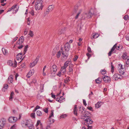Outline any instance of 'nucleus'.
Listing matches in <instances>:
<instances>
[{
    "label": "nucleus",
    "instance_id": "25",
    "mask_svg": "<svg viewBox=\"0 0 129 129\" xmlns=\"http://www.w3.org/2000/svg\"><path fill=\"white\" fill-rule=\"evenodd\" d=\"M14 94V92L13 91H12L10 94V96L9 98L10 101H12V100Z\"/></svg>",
    "mask_w": 129,
    "mask_h": 129
},
{
    "label": "nucleus",
    "instance_id": "3",
    "mask_svg": "<svg viewBox=\"0 0 129 129\" xmlns=\"http://www.w3.org/2000/svg\"><path fill=\"white\" fill-rule=\"evenodd\" d=\"M24 41V38L23 37L21 36L17 42V47L19 49H21L23 47V46L22 45Z\"/></svg>",
    "mask_w": 129,
    "mask_h": 129
},
{
    "label": "nucleus",
    "instance_id": "13",
    "mask_svg": "<svg viewBox=\"0 0 129 129\" xmlns=\"http://www.w3.org/2000/svg\"><path fill=\"white\" fill-rule=\"evenodd\" d=\"M54 8V6L53 5H50L49 6L48 10L46 11V13H48L49 12L52 11Z\"/></svg>",
    "mask_w": 129,
    "mask_h": 129
},
{
    "label": "nucleus",
    "instance_id": "28",
    "mask_svg": "<svg viewBox=\"0 0 129 129\" xmlns=\"http://www.w3.org/2000/svg\"><path fill=\"white\" fill-rule=\"evenodd\" d=\"M54 117V110H52L51 111V113L50 114L49 118H53Z\"/></svg>",
    "mask_w": 129,
    "mask_h": 129
},
{
    "label": "nucleus",
    "instance_id": "31",
    "mask_svg": "<svg viewBox=\"0 0 129 129\" xmlns=\"http://www.w3.org/2000/svg\"><path fill=\"white\" fill-rule=\"evenodd\" d=\"M37 115L39 116H41L42 115L41 112L39 111H37Z\"/></svg>",
    "mask_w": 129,
    "mask_h": 129
},
{
    "label": "nucleus",
    "instance_id": "49",
    "mask_svg": "<svg viewBox=\"0 0 129 129\" xmlns=\"http://www.w3.org/2000/svg\"><path fill=\"white\" fill-rule=\"evenodd\" d=\"M31 116L33 118H35V113H32L31 114Z\"/></svg>",
    "mask_w": 129,
    "mask_h": 129
},
{
    "label": "nucleus",
    "instance_id": "55",
    "mask_svg": "<svg viewBox=\"0 0 129 129\" xmlns=\"http://www.w3.org/2000/svg\"><path fill=\"white\" fill-rule=\"evenodd\" d=\"M16 125L14 124L11 127L10 129H15L16 128Z\"/></svg>",
    "mask_w": 129,
    "mask_h": 129
},
{
    "label": "nucleus",
    "instance_id": "8",
    "mask_svg": "<svg viewBox=\"0 0 129 129\" xmlns=\"http://www.w3.org/2000/svg\"><path fill=\"white\" fill-rule=\"evenodd\" d=\"M61 52L62 55V57H67L68 56V51H67L65 50L64 51H63V49L62 48H61Z\"/></svg>",
    "mask_w": 129,
    "mask_h": 129
},
{
    "label": "nucleus",
    "instance_id": "59",
    "mask_svg": "<svg viewBox=\"0 0 129 129\" xmlns=\"http://www.w3.org/2000/svg\"><path fill=\"white\" fill-rule=\"evenodd\" d=\"M40 122H41V121L40 120H38L37 122V124L36 125V126H37L40 123Z\"/></svg>",
    "mask_w": 129,
    "mask_h": 129
},
{
    "label": "nucleus",
    "instance_id": "6",
    "mask_svg": "<svg viewBox=\"0 0 129 129\" xmlns=\"http://www.w3.org/2000/svg\"><path fill=\"white\" fill-rule=\"evenodd\" d=\"M6 122V120L4 118H2L0 120V129H2L4 127Z\"/></svg>",
    "mask_w": 129,
    "mask_h": 129
},
{
    "label": "nucleus",
    "instance_id": "17",
    "mask_svg": "<svg viewBox=\"0 0 129 129\" xmlns=\"http://www.w3.org/2000/svg\"><path fill=\"white\" fill-rule=\"evenodd\" d=\"M12 13L14 14L16 13V5L15 4L12 7Z\"/></svg>",
    "mask_w": 129,
    "mask_h": 129
},
{
    "label": "nucleus",
    "instance_id": "24",
    "mask_svg": "<svg viewBox=\"0 0 129 129\" xmlns=\"http://www.w3.org/2000/svg\"><path fill=\"white\" fill-rule=\"evenodd\" d=\"M102 80V79L101 78H99L95 80V81L96 83L98 84L101 83Z\"/></svg>",
    "mask_w": 129,
    "mask_h": 129
},
{
    "label": "nucleus",
    "instance_id": "57",
    "mask_svg": "<svg viewBox=\"0 0 129 129\" xmlns=\"http://www.w3.org/2000/svg\"><path fill=\"white\" fill-rule=\"evenodd\" d=\"M66 114H64L60 116L61 118H64L66 117Z\"/></svg>",
    "mask_w": 129,
    "mask_h": 129
},
{
    "label": "nucleus",
    "instance_id": "9",
    "mask_svg": "<svg viewBox=\"0 0 129 129\" xmlns=\"http://www.w3.org/2000/svg\"><path fill=\"white\" fill-rule=\"evenodd\" d=\"M103 80L105 82L110 83L111 81L110 77L108 76H105L103 78Z\"/></svg>",
    "mask_w": 129,
    "mask_h": 129
},
{
    "label": "nucleus",
    "instance_id": "46",
    "mask_svg": "<svg viewBox=\"0 0 129 129\" xmlns=\"http://www.w3.org/2000/svg\"><path fill=\"white\" fill-rule=\"evenodd\" d=\"M79 108L80 109V113H82L83 112L82 110H83V107H80Z\"/></svg>",
    "mask_w": 129,
    "mask_h": 129
},
{
    "label": "nucleus",
    "instance_id": "62",
    "mask_svg": "<svg viewBox=\"0 0 129 129\" xmlns=\"http://www.w3.org/2000/svg\"><path fill=\"white\" fill-rule=\"evenodd\" d=\"M83 103L84 104V105H85V106H86L87 105V104L86 103V102L85 100L84 99L83 100Z\"/></svg>",
    "mask_w": 129,
    "mask_h": 129
},
{
    "label": "nucleus",
    "instance_id": "44",
    "mask_svg": "<svg viewBox=\"0 0 129 129\" xmlns=\"http://www.w3.org/2000/svg\"><path fill=\"white\" fill-rule=\"evenodd\" d=\"M66 68H65V69H64V68H63V67L62 66V67H61V71L63 73H64L66 71Z\"/></svg>",
    "mask_w": 129,
    "mask_h": 129
},
{
    "label": "nucleus",
    "instance_id": "5",
    "mask_svg": "<svg viewBox=\"0 0 129 129\" xmlns=\"http://www.w3.org/2000/svg\"><path fill=\"white\" fill-rule=\"evenodd\" d=\"M60 93L57 94L56 95V100L60 103L62 102L64 99V98L63 96H59Z\"/></svg>",
    "mask_w": 129,
    "mask_h": 129
},
{
    "label": "nucleus",
    "instance_id": "56",
    "mask_svg": "<svg viewBox=\"0 0 129 129\" xmlns=\"http://www.w3.org/2000/svg\"><path fill=\"white\" fill-rule=\"evenodd\" d=\"M51 94V97L52 98H54V99H56V97L55 95L53 94L52 93Z\"/></svg>",
    "mask_w": 129,
    "mask_h": 129
},
{
    "label": "nucleus",
    "instance_id": "43",
    "mask_svg": "<svg viewBox=\"0 0 129 129\" xmlns=\"http://www.w3.org/2000/svg\"><path fill=\"white\" fill-rule=\"evenodd\" d=\"M22 57L21 56H20V57L19 56V55H17V60H20L22 59Z\"/></svg>",
    "mask_w": 129,
    "mask_h": 129
},
{
    "label": "nucleus",
    "instance_id": "32",
    "mask_svg": "<svg viewBox=\"0 0 129 129\" xmlns=\"http://www.w3.org/2000/svg\"><path fill=\"white\" fill-rule=\"evenodd\" d=\"M64 28H63L62 29H61L60 30H59L58 32V34H62V33H63L64 32Z\"/></svg>",
    "mask_w": 129,
    "mask_h": 129
},
{
    "label": "nucleus",
    "instance_id": "40",
    "mask_svg": "<svg viewBox=\"0 0 129 129\" xmlns=\"http://www.w3.org/2000/svg\"><path fill=\"white\" fill-rule=\"evenodd\" d=\"M125 62L126 65H129V56L125 60Z\"/></svg>",
    "mask_w": 129,
    "mask_h": 129
},
{
    "label": "nucleus",
    "instance_id": "39",
    "mask_svg": "<svg viewBox=\"0 0 129 129\" xmlns=\"http://www.w3.org/2000/svg\"><path fill=\"white\" fill-rule=\"evenodd\" d=\"M36 64V62L35 61H34L33 62L31 63V64L30 65L31 67H32L35 66Z\"/></svg>",
    "mask_w": 129,
    "mask_h": 129
},
{
    "label": "nucleus",
    "instance_id": "15",
    "mask_svg": "<svg viewBox=\"0 0 129 129\" xmlns=\"http://www.w3.org/2000/svg\"><path fill=\"white\" fill-rule=\"evenodd\" d=\"M71 63V61H66L64 64V66H63V67L64 69L66 68L68 66L69 64Z\"/></svg>",
    "mask_w": 129,
    "mask_h": 129
},
{
    "label": "nucleus",
    "instance_id": "61",
    "mask_svg": "<svg viewBox=\"0 0 129 129\" xmlns=\"http://www.w3.org/2000/svg\"><path fill=\"white\" fill-rule=\"evenodd\" d=\"M43 110L46 113H47L48 112V110L47 108H46L45 109H44Z\"/></svg>",
    "mask_w": 129,
    "mask_h": 129
},
{
    "label": "nucleus",
    "instance_id": "26",
    "mask_svg": "<svg viewBox=\"0 0 129 129\" xmlns=\"http://www.w3.org/2000/svg\"><path fill=\"white\" fill-rule=\"evenodd\" d=\"M2 50L3 51V54L4 55H6L8 53V51L5 48H3L2 49Z\"/></svg>",
    "mask_w": 129,
    "mask_h": 129
},
{
    "label": "nucleus",
    "instance_id": "7",
    "mask_svg": "<svg viewBox=\"0 0 129 129\" xmlns=\"http://www.w3.org/2000/svg\"><path fill=\"white\" fill-rule=\"evenodd\" d=\"M15 62H14L11 60H9L7 62L8 64L13 68H15L16 67V61L15 59Z\"/></svg>",
    "mask_w": 129,
    "mask_h": 129
},
{
    "label": "nucleus",
    "instance_id": "14",
    "mask_svg": "<svg viewBox=\"0 0 129 129\" xmlns=\"http://www.w3.org/2000/svg\"><path fill=\"white\" fill-rule=\"evenodd\" d=\"M120 76L118 74H115L113 76V80H116L120 78Z\"/></svg>",
    "mask_w": 129,
    "mask_h": 129
},
{
    "label": "nucleus",
    "instance_id": "42",
    "mask_svg": "<svg viewBox=\"0 0 129 129\" xmlns=\"http://www.w3.org/2000/svg\"><path fill=\"white\" fill-rule=\"evenodd\" d=\"M106 70L105 69L101 70V72L102 75H104L105 74H106Z\"/></svg>",
    "mask_w": 129,
    "mask_h": 129
},
{
    "label": "nucleus",
    "instance_id": "63",
    "mask_svg": "<svg viewBox=\"0 0 129 129\" xmlns=\"http://www.w3.org/2000/svg\"><path fill=\"white\" fill-rule=\"evenodd\" d=\"M61 72H59L57 74V75L59 77H60L61 76Z\"/></svg>",
    "mask_w": 129,
    "mask_h": 129
},
{
    "label": "nucleus",
    "instance_id": "53",
    "mask_svg": "<svg viewBox=\"0 0 129 129\" xmlns=\"http://www.w3.org/2000/svg\"><path fill=\"white\" fill-rule=\"evenodd\" d=\"M93 94V92L92 91H91V92L89 94L88 96L89 97V99H90V98L91 96V95H92Z\"/></svg>",
    "mask_w": 129,
    "mask_h": 129
},
{
    "label": "nucleus",
    "instance_id": "23",
    "mask_svg": "<svg viewBox=\"0 0 129 129\" xmlns=\"http://www.w3.org/2000/svg\"><path fill=\"white\" fill-rule=\"evenodd\" d=\"M73 66H69V72L71 73H72L73 71Z\"/></svg>",
    "mask_w": 129,
    "mask_h": 129
},
{
    "label": "nucleus",
    "instance_id": "20",
    "mask_svg": "<svg viewBox=\"0 0 129 129\" xmlns=\"http://www.w3.org/2000/svg\"><path fill=\"white\" fill-rule=\"evenodd\" d=\"M101 103L103 104V103L101 102H98L96 104H95V107L96 108H100L102 105Z\"/></svg>",
    "mask_w": 129,
    "mask_h": 129
},
{
    "label": "nucleus",
    "instance_id": "48",
    "mask_svg": "<svg viewBox=\"0 0 129 129\" xmlns=\"http://www.w3.org/2000/svg\"><path fill=\"white\" fill-rule=\"evenodd\" d=\"M28 127L29 129H32L33 127V124H30V125L28 124Z\"/></svg>",
    "mask_w": 129,
    "mask_h": 129
},
{
    "label": "nucleus",
    "instance_id": "54",
    "mask_svg": "<svg viewBox=\"0 0 129 129\" xmlns=\"http://www.w3.org/2000/svg\"><path fill=\"white\" fill-rule=\"evenodd\" d=\"M125 38L126 40L128 41H129V35H127L125 36Z\"/></svg>",
    "mask_w": 129,
    "mask_h": 129
},
{
    "label": "nucleus",
    "instance_id": "36",
    "mask_svg": "<svg viewBox=\"0 0 129 129\" xmlns=\"http://www.w3.org/2000/svg\"><path fill=\"white\" fill-rule=\"evenodd\" d=\"M28 45H26L25 46V47L24 48V54H25V53L26 52L27 50V49L28 48Z\"/></svg>",
    "mask_w": 129,
    "mask_h": 129
},
{
    "label": "nucleus",
    "instance_id": "41",
    "mask_svg": "<svg viewBox=\"0 0 129 129\" xmlns=\"http://www.w3.org/2000/svg\"><path fill=\"white\" fill-rule=\"evenodd\" d=\"M28 35H29L31 37H33L34 36L33 32L31 30H29Z\"/></svg>",
    "mask_w": 129,
    "mask_h": 129
},
{
    "label": "nucleus",
    "instance_id": "37",
    "mask_svg": "<svg viewBox=\"0 0 129 129\" xmlns=\"http://www.w3.org/2000/svg\"><path fill=\"white\" fill-rule=\"evenodd\" d=\"M61 51H58L56 54L57 57V58H59L61 55Z\"/></svg>",
    "mask_w": 129,
    "mask_h": 129
},
{
    "label": "nucleus",
    "instance_id": "34",
    "mask_svg": "<svg viewBox=\"0 0 129 129\" xmlns=\"http://www.w3.org/2000/svg\"><path fill=\"white\" fill-rule=\"evenodd\" d=\"M69 77H68L66 79H64V82L66 83H67L70 81Z\"/></svg>",
    "mask_w": 129,
    "mask_h": 129
},
{
    "label": "nucleus",
    "instance_id": "60",
    "mask_svg": "<svg viewBox=\"0 0 129 129\" xmlns=\"http://www.w3.org/2000/svg\"><path fill=\"white\" fill-rule=\"evenodd\" d=\"M119 68H120V69H123V66L122 64H119Z\"/></svg>",
    "mask_w": 129,
    "mask_h": 129
},
{
    "label": "nucleus",
    "instance_id": "30",
    "mask_svg": "<svg viewBox=\"0 0 129 129\" xmlns=\"http://www.w3.org/2000/svg\"><path fill=\"white\" fill-rule=\"evenodd\" d=\"M99 35L98 33H96L92 37H91V39H93V38H96L98 37Z\"/></svg>",
    "mask_w": 129,
    "mask_h": 129
},
{
    "label": "nucleus",
    "instance_id": "45",
    "mask_svg": "<svg viewBox=\"0 0 129 129\" xmlns=\"http://www.w3.org/2000/svg\"><path fill=\"white\" fill-rule=\"evenodd\" d=\"M123 18L125 20H127L128 19V15H125L124 17Z\"/></svg>",
    "mask_w": 129,
    "mask_h": 129
},
{
    "label": "nucleus",
    "instance_id": "50",
    "mask_svg": "<svg viewBox=\"0 0 129 129\" xmlns=\"http://www.w3.org/2000/svg\"><path fill=\"white\" fill-rule=\"evenodd\" d=\"M40 107L38 105L37 106L35 109L34 111H36L37 109H40Z\"/></svg>",
    "mask_w": 129,
    "mask_h": 129
},
{
    "label": "nucleus",
    "instance_id": "29",
    "mask_svg": "<svg viewBox=\"0 0 129 129\" xmlns=\"http://www.w3.org/2000/svg\"><path fill=\"white\" fill-rule=\"evenodd\" d=\"M52 70L53 71L55 72L57 70V67L55 65H54L52 66Z\"/></svg>",
    "mask_w": 129,
    "mask_h": 129
},
{
    "label": "nucleus",
    "instance_id": "2",
    "mask_svg": "<svg viewBox=\"0 0 129 129\" xmlns=\"http://www.w3.org/2000/svg\"><path fill=\"white\" fill-rule=\"evenodd\" d=\"M93 14L91 10H90L89 12H84L81 15V18L84 19L90 18L92 16Z\"/></svg>",
    "mask_w": 129,
    "mask_h": 129
},
{
    "label": "nucleus",
    "instance_id": "51",
    "mask_svg": "<svg viewBox=\"0 0 129 129\" xmlns=\"http://www.w3.org/2000/svg\"><path fill=\"white\" fill-rule=\"evenodd\" d=\"M87 56L88 57V60L89 58L91 56V55L89 53H87L86 54Z\"/></svg>",
    "mask_w": 129,
    "mask_h": 129
},
{
    "label": "nucleus",
    "instance_id": "58",
    "mask_svg": "<svg viewBox=\"0 0 129 129\" xmlns=\"http://www.w3.org/2000/svg\"><path fill=\"white\" fill-rule=\"evenodd\" d=\"M87 50L89 52V53H90L91 52V48L90 47H88L87 48Z\"/></svg>",
    "mask_w": 129,
    "mask_h": 129
},
{
    "label": "nucleus",
    "instance_id": "10",
    "mask_svg": "<svg viewBox=\"0 0 129 129\" xmlns=\"http://www.w3.org/2000/svg\"><path fill=\"white\" fill-rule=\"evenodd\" d=\"M8 120L9 122L11 123L15 122L16 121V117L12 116L10 117H9Z\"/></svg>",
    "mask_w": 129,
    "mask_h": 129
},
{
    "label": "nucleus",
    "instance_id": "4",
    "mask_svg": "<svg viewBox=\"0 0 129 129\" xmlns=\"http://www.w3.org/2000/svg\"><path fill=\"white\" fill-rule=\"evenodd\" d=\"M42 2L41 0H37L36 2L35 7L36 10H39L42 8Z\"/></svg>",
    "mask_w": 129,
    "mask_h": 129
},
{
    "label": "nucleus",
    "instance_id": "18",
    "mask_svg": "<svg viewBox=\"0 0 129 129\" xmlns=\"http://www.w3.org/2000/svg\"><path fill=\"white\" fill-rule=\"evenodd\" d=\"M54 122V119L52 118H49V120L48 121V124H51L53 123Z\"/></svg>",
    "mask_w": 129,
    "mask_h": 129
},
{
    "label": "nucleus",
    "instance_id": "33",
    "mask_svg": "<svg viewBox=\"0 0 129 129\" xmlns=\"http://www.w3.org/2000/svg\"><path fill=\"white\" fill-rule=\"evenodd\" d=\"M44 85L43 84H41L40 85V89L41 92H43Z\"/></svg>",
    "mask_w": 129,
    "mask_h": 129
},
{
    "label": "nucleus",
    "instance_id": "47",
    "mask_svg": "<svg viewBox=\"0 0 129 129\" xmlns=\"http://www.w3.org/2000/svg\"><path fill=\"white\" fill-rule=\"evenodd\" d=\"M8 85L7 84H5L3 87V88L5 89H7L8 88Z\"/></svg>",
    "mask_w": 129,
    "mask_h": 129
},
{
    "label": "nucleus",
    "instance_id": "35",
    "mask_svg": "<svg viewBox=\"0 0 129 129\" xmlns=\"http://www.w3.org/2000/svg\"><path fill=\"white\" fill-rule=\"evenodd\" d=\"M123 71V69H120V68H119V72L121 74H123V73H124V72Z\"/></svg>",
    "mask_w": 129,
    "mask_h": 129
},
{
    "label": "nucleus",
    "instance_id": "27",
    "mask_svg": "<svg viewBox=\"0 0 129 129\" xmlns=\"http://www.w3.org/2000/svg\"><path fill=\"white\" fill-rule=\"evenodd\" d=\"M128 57L127 56L126 53H123L122 56V58L123 59L126 60Z\"/></svg>",
    "mask_w": 129,
    "mask_h": 129
},
{
    "label": "nucleus",
    "instance_id": "22",
    "mask_svg": "<svg viewBox=\"0 0 129 129\" xmlns=\"http://www.w3.org/2000/svg\"><path fill=\"white\" fill-rule=\"evenodd\" d=\"M77 106L76 105H75L74 106V109L73 112L74 114L77 115Z\"/></svg>",
    "mask_w": 129,
    "mask_h": 129
},
{
    "label": "nucleus",
    "instance_id": "38",
    "mask_svg": "<svg viewBox=\"0 0 129 129\" xmlns=\"http://www.w3.org/2000/svg\"><path fill=\"white\" fill-rule=\"evenodd\" d=\"M82 10L80 9L79 11V12H78V13L77 14V15L75 17V18L76 19H77L78 17L79 16V14H80L81 12H82Z\"/></svg>",
    "mask_w": 129,
    "mask_h": 129
},
{
    "label": "nucleus",
    "instance_id": "19",
    "mask_svg": "<svg viewBox=\"0 0 129 129\" xmlns=\"http://www.w3.org/2000/svg\"><path fill=\"white\" fill-rule=\"evenodd\" d=\"M13 75H10L8 79V81L9 83H11L12 82L13 80Z\"/></svg>",
    "mask_w": 129,
    "mask_h": 129
},
{
    "label": "nucleus",
    "instance_id": "52",
    "mask_svg": "<svg viewBox=\"0 0 129 129\" xmlns=\"http://www.w3.org/2000/svg\"><path fill=\"white\" fill-rule=\"evenodd\" d=\"M78 56L77 55H75L74 58H73V60L74 61H76L78 58Z\"/></svg>",
    "mask_w": 129,
    "mask_h": 129
},
{
    "label": "nucleus",
    "instance_id": "21",
    "mask_svg": "<svg viewBox=\"0 0 129 129\" xmlns=\"http://www.w3.org/2000/svg\"><path fill=\"white\" fill-rule=\"evenodd\" d=\"M115 44H116V46L115 47V48L116 49L119 50H121L123 48V47L122 46H117V44L116 43Z\"/></svg>",
    "mask_w": 129,
    "mask_h": 129
},
{
    "label": "nucleus",
    "instance_id": "11",
    "mask_svg": "<svg viewBox=\"0 0 129 129\" xmlns=\"http://www.w3.org/2000/svg\"><path fill=\"white\" fill-rule=\"evenodd\" d=\"M34 70L33 69L30 70L26 75V77L29 78L34 74Z\"/></svg>",
    "mask_w": 129,
    "mask_h": 129
},
{
    "label": "nucleus",
    "instance_id": "1",
    "mask_svg": "<svg viewBox=\"0 0 129 129\" xmlns=\"http://www.w3.org/2000/svg\"><path fill=\"white\" fill-rule=\"evenodd\" d=\"M90 113L88 112L85 111L82 116L81 118L84 120L85 124H91L93 122L90 116Z\"/></svg>",
    "mask_w": 129,
    "mask_h": 129
},
{
    "label": "nucleus",
    "instance_id": "12",
    "mask_svg": "<svg viewBox=\"0 0 129 129\" xmlns=\"http://www.w3.org/2000/svg\"><path fill=\"white\" fill-rule=\"evenodd\" d=\"M70 45L69 42L66 43L64 45V49L67 51H68L70 48Z\"/></svg>",
    "mask_w": 129,
    "mask_h": 129
},
{
    "label": "nucleus",
    "instance_id": "16",
    "mask_svg": "<svg viewBox=\"0 0 129 129\" xmlns=\"http://www.w3.org/2000/svg\"><path fill=\"white\" fill-rule=\"evenodd\" d=\"M116 44H115L111 49L110 51L108 53V55L109 56H111L112 52L114 51L115 49V47Z\"/></svg>",
    "mask_w": 129,
    "mask_h": 129
},
{
    "label": "nucleus",
    "instance_id": "64",
    "mask_svg": "<svg viewBox=\"0 0 129 129\" xmlns=\"http://www.w3.org/2000/svg\"><path fill=\"white\" fill-rule=\"evenodd\" d=\"M51 126L50 125H47L46 127V129H50Z\"/></svg>",
    "mask_w": 129,
    "mask_h": 129
}]
</instances>
